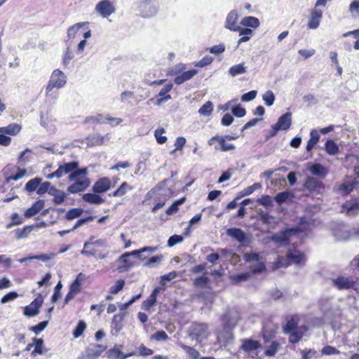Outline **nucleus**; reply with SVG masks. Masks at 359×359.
Here are the masks:
<instances>
[{"label": "nucleus", "mask_w": 359, "mask_h": 359, "mask_svg": "<svg viewBox=\"0 0 359 359\" xmlns=\"http://www.w3.org/2000/svg\"><path fill=\"white\" fill-rule=\"evenodd\" d=\"M296 329H299L297 327V323L294 319H290L283 327V332L285 334H289V332L294 331Z\"/></svg>", "instance_id": "obj_57"}, {"label": "nucleus", "mask_w": 359, "mask_h": 359, "mask_svg": "<svg viewBox=\"0 0 359 359\" xmlns=\"http://www.w3.org/2000/svg\"><path fill=\"white\" fill-rule=\"evenodd\" d=\"M287 258L288 261L296 264H299L305 260L304 255L295 249L288 250Z\"/></svg>", "instance_id": "obj_21"}, {"label": "nucleus", "mask_w": 359, "mask_h": 359, "mask_svg": "<svg viewBox=\"0 0 359 359\" xmlns=\"http://www.w3.org/2000/svg\"><path fill=\"white\" fill-rule=\"evenodd\" d=\"M107 354L109 358H116V359H126L127 358L135 355V353L132 352L125 354L123 352H121V351L119 348L115 346L113 348L109 349L107 351Z\"/></svg>", "instance_id": "obj_28"}, {"label": "nucleus", "mask_w": 359, "mask_h": 359, "mask_svg": "<svg viewBox=\"0 0 359 359\" xmlns=\"http://www.w3.org/2000/svg\"><path fill=\"white\" fill-rule=\"evenodd\" d=\"M263 100L264 101L265 104L270 107L273 105L274 100H275V95L273 93L271 90H267L263 95H262Z\"/></svg>", "instance_id": "obj_55"}, {"label": "nucleus", "mask_w": 359, "mask_h": 359, "mask_svg": "<svg viewBox=\"0 0 359 359\" xmlns=\"http://www.w3.org/2000/svg\"><path fill=\"white\" fill-rule=\"evenodd\" d=\"M180 347L186 352V353L189 355V357L191 359L198 358L200 353L194 348L184 345L183 344H180Z\"/></svg>", "instance_id": "obj_44"}, {"label": "nucleus", "mask_w": 359, "mask_h": 359, "mask_svg": "<svg viewBox=\"0 0 359 359\" xmlns=\"http://www.w3.org/2000/svg\"><path fill=\"white\" fill-rule=\"evenodd\" d=\"M88 173V170L86 168L79 169L78 168L74 170V172H72L68 177L69 181H74L76 180L79 176L81 177H86V174Z\"/></svg>", "instance_id": "obj_47"}, {"label": "nucleus", "mask_w": 359, "mask_h": 359, "mask_svg": "<svg viewBox=\"0 0 359 359\" xmlns=\"http://www.w3.org/2000/svg\"><path fill=\"white\" fill-rule=\"evenodd\" d=\"M126 313H121L114 316L111 322V334L117 335L123 327V321L125 318Z\"/></svg>", "instance_id": "obj_15"}, {"label": "nucleus", "mask_w": 359, "mask_h": 359, "mask_svg": "<svg viewBox=\"0 0 359 359\" xmlns=\"http://www.w3.org/2000/svg\"><path fill=\"white\" fill-rule=\"evenodd\" d=\"M320 140V135L316 129L311 130L310 133V139L307 142L306 149L310 151L314 146Z\"/></svg>", "instance_id": "obj_32"}, {"label": "nucleus", "mask_w": 359, "mask_h": 359, "mask_svg": "<svg viewBox=\"0 0 359 359\" xmlns=\"http://www.w3.org/2000/svg\"><path fill=\"white\" fill-rule=\"evenodd\" d=\"M34 225H27L22 229H17L14 231L15 238L19 240L27 238L29 233L33 230Z\"/></svg>", "instance_id": "obj_35"}, {"label": "nucleus", "mask_w": 359, "mask_h": 359, "mask_svg": "<svg viewBox=\"0 0 359 359\" xmlns=\"http://www.w3.org/2000/svg\"><path fill=\"white\" fill-rule=\"evenodd\" d=\"M129 257V254L125 252L116 261V263L119 264L117 269L120 272L126 271L133 266L134 264Z\"/></svg>", "instance_id": "obj_20"}, {"label": "nucleus", "mask_w": 359, "mask_h": 359, "mask_svg": "<svg viewBox=\"0 0 359 359\" xmlns=\"http://www.w3.org/2000/svg\"><path fill=\"white\" fill-rule=\"evenodd\" d=\"M62 287V285L61 282L60 281L55 287L54 292L51 297V301L53 302H56L60 298V297H61L60 290H61Z\"/></svg>", "instance_id": "obj_63"}, {"label": "nucleus", "mask_w": 359, "mask_h": 359, "mask_svg": "<svg viewBox=\"0 0 359 359\" xmlns=\"http://www.w3.org/2000/svg\"><path fill=\"white\" fill-rule=\"evenodd\" d=\"M43 299L39 296L34 299L28 306L24 308L23 313L28 317H34L39 314V309L42 306Z\"/></svg>", "instance_id": "obj_10"}, {"label": "nucleus", "mask_w": 359, "mask_h": 359, "mask_svg": "<svg viewBox=\"0 0 359 359\" xmlns=\"http://www.w3.org/2000/svg\"><path fill=\"white\" fill-rule=\"evenodd\" d=\"M90 184L87 177H81L75 180V182L68 187L67 191L70 194H76L85 191Z\"/></svg>", "instance_id": "obj_9"}, {"label": "nucleus", "mask_w": 359, "mask_h": 359, "mask_svg": "<svg viewBox=\"0 0 359 359\" xmlns=\"http://www.w3.org/2000/svg\"><path fill=\"white\" fill-rule=\"evenodd\" d=\"M106 140H109L108 135L102 136L99 134H95L88 137L87 144L90 147L98 146L102 144Z\"/></svg>", "instance_id": "obj_26"}, {"label": "nucleus", "mask_w": 359, "mask_h": 359, "mask_svg": "<svg viewBox=\"0 0 359 359\" xmlns=\"http://www.w3.org/2000/svg\"><path fill=\"white\" fill-rule=\"evenodd\" d=\"M197 72L198 71L196 69L184 72L182 74L178 75L175 78V83L177 85H180L184 82L190 80L197 74Z\"/></svg>", "instance_id": "obj_27"}, {"label": "nucleus", "mask_w": 359, "mask_h": 359, "mask_svg": "<svg viewBox=\"0 0 359 359\" xmlns=\"http://www.w3.org/2000/svg\"><path fill=\"white\" fill-rule=\"evenodd\" d=\"M106 121H109L111 125H118L122 122L120 118L104 117L102 114H97L95 116H88L86 118V122H93L97 123H104Z\"/></svg>", "instance_id": "obj_17"}, {"label": "nucleus", "mask_w": 359, "mask_h": 359, "mask_svg": "<svg viewBox=\"0 0 359 359\" xmlns=\"http://www.w3.org/2000/svg\"><path fill=\"white\" fill-rule=\"evenodd\" d=\"M231 111L234 116L239 118L243 117L246 114L245 109L239 104L233 107Z\"/></svg>", "instance_id": "obj_64"}, {"label": "nucleus", "mask_w": 359, "mask_h": 359, "mask_svg": "<svg viewBox=\"0 0 359 359\" xmlns=\"http://www.w3.org/2000/svg\"><path fill=\"white\" fill-rule=\"evenodd\" d=\"M292 124V114L287 112L280 116L274 126L278 130H287L290 128Z\"/></svg>", "instance_id": "obj_16"}, {"label": "nucleus", "mask_w": 359, "mask_h": 359, "mask_svg": "<svg viewBox=\"0 0 359 359\" xmlns=\"http://www.w3.org/2000/svg\"><path fill=\"white\" fill-rule=\"evenodd\" d=\"M41 179L39 177H35L34 179L30 180L27 182V183L25 184V190L29 192H33L34 191L37 187L41 184Z\"/></svg>", "instance_id": "obj_42"}, {"label": "nucleus", "mask_w": 359, "mask_h": 359, "mask_svg": "<svg viewBox=\"0 0 359 359\" xmlns=\"http://www.w3.org/2000/svg\"><path fill=\"white\" fill-rule=\"evenodd\" d=\"M207 330V324L194 323L189 327V336L192 339L201 342L208 337Z\"/></svg>", "instance_id": "obj_4"}, {"label": "nucleus", "mask_w": 359, "mask_h": 359, "mask_svg": "<svg viewBox=\"0 0 359 359\" xmlns=\"http://www.w3.org/2000/svg\"><path fill=\"white\" fill-rule=\"evenodd\" d=\"M341 212L349 217L356 215L359 212V197L346 201L341 206Z\"/></svg>", "instance_id": "obj_8"}, {"label": "nucleus", "mask_w": 359, "mask_h": 359, "mask_svg": "<svg viewBox=\"0 0 359 359\" xmlns=\"http://www.w3.org/2000/svg\"><path fill=\"white\" fill-rule=\"evenodd\" d=\"M332 283L334 287L338 290H349L355 287L356 278L353 276H338L337 278L332 279Z\"/></svg>", "instance_id": "obj_5"}, {"label": "nucleus", "mask_w": 359, "mask_h": 359, "mask_svg": "<svg viewBox=\"0 0 359 359\" xmlns=\"http://www.w3.org/2000/svg\"><path fill=\"white\" fill-rule=\"evenodd\" d=\"M279 344L276 341H273L271 345L268 347V348L265 351V354L267 356H273L274 355L278 349L279 348Z\"/></svg>", "instance_id": "obj_58"}, {"label": "nucleus", "mask_w": 359, "mask_h": 359, "mask_svg": "<svg viewBox=\"0 0 359 359\" xmlns=\"http://www.w3.org/2000/svg\"><path fill=\"white\" fill-rule=\"evenodd\" d=\"M246 72V67H245L244 63H241L231 67L228 73L231 76L235 77L238 75L243 74Z\"/></svg>", "instance_id": "obj_36"}, {"label": "nucleus", "mask_w": 359, "mask_h": 359, "mask_svg": "<svg viewBox=\"0 0 359 359\" xmlns=\"http://www.w3.org/2000/svg\"><path fill=\"white\" fill-rule=\"evenodd\" d=\"M133 187L130 186L127 182H123L121 186L113 193L109 194V196L113 197H121L126 194L128 191L132 190Z\"/></svg>", "instance_id": "obj_34"}, {"label": "nucleus", "mask_w": 359, "mask_h": 359, "mask_svg": "<svg viewBox=\"0 0 359 359\" xmlns=\"http://www.w3.org/2000/svg\"><path fill=\"white\" fill-rule=\"evenodd\" d=\"M323 17V12L321 10L313 9L311 13V18L308 22V27L309 29H315L319 27L320 20Z\"/></svg>", "instance_id": "obj_19"}, {"label": "nucleus", "mask_w": 359, "mask_h": 359, "mask_svg": "<svg viewBox=\"0 0 359 359\" xmlns=\"http://www.w3.org/2000/svg\"><path fill=\"white\" fill-rule=\"evenodd\" d=\"M107 346L101 344H90L86 350V359H94L99 357L105 350Z\"/></svg>", "instance_id": "obj_12"}, {"label": "nucleus", "mask_w": 359, "mask_h": 359, "mask_svg": "<svg viewBox=\"0 0 359 359\" xmlns=\"http://www.w3.org/2000/svg\"><path fill=\"white\" fill-rule=\"evenodd\" d=\"M222 320L224 323L225 328H231L236 325L238 320V315L236 312L226 313L223 316Z\"/></svg>", "instance_id": "obj_23"}, {"label": "nucleus", "mask_w": 359, "mask_h": 359, "mask_svg": "<svg viewBox=\"0 0 359 359\" xmlns=\"http://www.w3.org/2000/svg\"><path fill=\"white\" fill-rule=\"evenodd\" d=\"M18 171L16 175L6 177V182L7 183H9L11 180L18 181V180L23 177L27 172L25 169H20V168H18Z\"/></svg>", "instance_id": "obj_54"}, {"label": "nucleus", "mask_w": 359, "mask_h": 359, "mask_svg": "<svg viewBox=\"0 0 359 359\" xmlns=\"http://www.w3.org/2000/svg\"><path fill=\"white\" fill-rule=\"evenodd\" d=\"M74 57V54L71 49L70 46H67L66 48L65 51L62 55V64L65 68L68 67L71 60Z\"/></svg>", "instance_id": "obj_41"}, {"label": "nucleus", "mask_w": 359, "mask_h": 359, "mask_svg": "<svg viewBox=\"0 0 359 359\" xmlns=\"http://www.w3.org/2000/svg\"><path fill=\"white\" fill-rule=\"evenodd\" d=\"M83 213V209L81 208H72L69 210L66 214V219L67 220H72L81 215Z\"/></svg>", "instance_id": "obj_50"}, {"label": "nucleus", "mask_w": 359, "mask_h": 359, "mask_svg": "<svg viewBox=\"0 0 359 359\" xmlns=\"http://www.w3.org/2000/svg\"><path fill=\"white\" fill-rule=\"evenodd\" d=\"M309 170L313 175L325 177L327 174L325 167L320 163H314L311 165Z\"/></svg>", "instance_id": "obj_38"}, {"label": "nucleus", "mask_w": 359, "mask_h": 359, "mask_svg": "<svg viewBox=\"0 0 359 359\" xmlns=\"http://www.w3.org/2000/svg\"><path fill=\"white\" fill-rule=\"evenodd\" d=\"M67 83V76L59 69L53 71L48 84L46 87V95H48L53 88H62Z\"/></svg>", "instance_id": "obj_1"}, {"label": "nucleus", "mask_w": 359, "mask_h": 359, "mask_svg": "<svg viewBox=\"0 0 359 359\" xmlns=\"http://www.w3.org/2000/svg\"><path fill=\"white\" fill-rule=\"evenodd\" d=\"M215 142H217L220 145L222 151H228L236 148L234 144L226 143L225 139L222 138V136L220 135H215L208 141V144L210 146L213 145Z\"/></svg>", "instance_id": "obj_13"}, {"label": "nucleus", "mask_w": 359, "mask_h": 359, "mask_svg": "<svg viewBox=\"0 0 359 359\" xmlns=\"http://www.w3.org/2000/svg\"><path fill=\"white\" fill-rule=\"evenodd\" d=\"M83 200L86 202H88L91 204L100 205L104 202V200L100 196L94 194H85L82 197Z\"/></svg>", "instance_id": "obj_31"}, {"label": "nucleus", "mask_w": 359, "mask_h": 359, "mask_svg": "<svg viewBox=\"0 0 359 359\" xmlns=\"http://www.w3.org/2000/svg\"><path fill=\"white\" fill-rule=\"evenodd\" d=\"M304 187L309 191H315L322 187L323 184L313 177H308L304 184Z\"/></svg>", "instance_id": "obj_29"}, {"label": "nucleus", "mask_w": 359, "mask_h": 359, "mask_svg": "<svg viewBox=\"0 0 359 359\" xmlns=\"http://www.w3.org/2000/svg\"><path fill=\"white\" fill-rule=\"evenodd\" d=\"M86 327V324L84 321L80 320L77 324L76 328L73 331V335L75 338L79 337L84 332Z\"/></svg>", "instance_id": "obj_52"}, {"label": "nucleus", "mask_w": 359, "mask_h": 359, "mask_svg": "<svg viewBox=\"0 0 359 359\" xmlns=\"http://www.w3.org/2000/svg\"><path fill=\"white\" fill-rule=\"evenodd\" d=\"M165 133V130L163 128L156 129L154 132V136L158 144H164L167 141V137L163 136V134Z\"/></svg>", "instance_id": "obj_53"}, {"label": "nucleus", "mask_w": 359, "mask_h": 359, "mask_svg": "<svg viewBox=\"0 0 359 359\" xmlns=\"http://www.w3.org/2000/svg\"><path fill=\"white\" fill-rule=\"evenodd\" d=\"M183 236L181 235H173L171 236L168 241V245L169 247H172L178 243H180L183 241Z\"/></svg>", "instance_id": "obj_62"}, {"label": "nucleus", "mask_w": 359, "mask_h": 359, "mask_svg": "<svg viewBox=\"0 0 359 359\" xmlns=\"http://www.w3.org/2000/svg\"><path fill=\"white\" fill-rule=\"evenodd\" d=\"M325 151L331 156H334L339 152V147L333 140H327L325 144Z\"/></svg>", "instance_id": "obj_37"}, {"label": "nucleus", "mask_w": 359, "mask_h": 359, "mask_svg": "<svg viewBox=\"0 0 359 359\" xmlns=\"http://www.w3.org/2000/svg\"><path fill=\"white\" fill-rule=\"evenodd\" d=\"M125 280L123 279L118 280L115 284L109 288V292L112 294L118 293L124 287Z\"/></svg>", "instance_id": "obj_51"}, {"label": "nucleus", "mask_w": 359, "mask_h": 359, "mask_svg": "<svg viewBox=\"0 0 359 359\" xmlns=\"http://www.w3.org/2000/svg\"><path fill=\"white\" fill-rule=\"evenodd\" d=\"M289 341L292 344L298 342L303 337V332L300 328L289 332Z\"/></svg>", "instance_id": "obj_46"}, {"label": "nucleus", "mask_w": 359, "mask_h": 359, "mask_svg": "<svg viewBox=\"0 0 359 359\" xmlns=\"http://www.w3.org/2000/svg\"><path fill=\"white\" fill-rule=\"evenodd\" d=\"M209 282H210V278L207 276H203L196 278L194 280V285L196 287L203 288V287H205L208 284Z\"/></svg>", "instance_id": "obj_56"}, {"label": "nucleus", "mask_w": 359, "mask_h": 359, "mask_svg": "<svg viewBox=\"0 0 359 359\" xmlns=\"http://www.w3.org/2000/svg\"><path fill=\"white\" fill-rule=\"evenodd\" d=\"M355 185V183L353 181L346 182L339 186V191L343 194H348L353 191Z\"/></svg>", "instance_id": "obj_45"}, {"label": "nucleus", "mask_w": 359, "mask_h": 359, "mask_svg": "<svg viewBox=\"0 0 359 359\" xmlns=\"http://www.w3.org/2000/svg\"><path fill=\"white\" fill-rule=\"evenodd\" d=\"M245 260L248 262H260L261 257L259 253L257 252H250V253H245L244 255Z\"/></svg>", "instance_id": "obj_60"}, {"label": "nucleus", "mask_w": 359, "mask_h": 359, "mask_svg": "<svg viewBox=\"0 0 359 359\" xmlns=\"http://www.w3.org/2000/svg\"><path fill=\"white\" fill-rule=\"evenodd\" d=\"M241 24L245 27H250L256 29L259 25L258 18L252 16L245 17L241 20Z\"/></svg>", "instance_id": "obj_39"}, {"label": "nucleus", "mask_w": 359, "mask_h": 359, "mask_svg": "<svg viewBox=\"0 0 359 359\" xmlns=\"http://www.w3.org/2000/svg\"><path fill=\"white\" fill-rule=\"evenodd\" d=\"M86 24H88V22H78L71 26L67 30L68 39H74L81 27Z\"/></svg>", "instance_id": "obj_40"}, {"label": "nucleus", "mask_w": 359, "mask_h": 359, "mask_svg": "<svg viewBox=\"0 0 359 359\" xmlns=\"http://www.w3.org/2000/svg\"><path fill=\"white\" fill-rule=\"evenodd\" d=\"M292 196V194L289 191H282L278 193L274 198L276 202L278 204H282L287 201L290 197Z\"/></svg>", "instance_id": "obj_48"}, {"label": "nucleus", "mask_w": 359, "mask_h": 359, "mask_svg": "<svg viewBox=\"0 0 359 359\" xmlns=\"http://www.w3.org/2000/svg\"><path fill=\"white\" fill-rule=\"evenodd\" d=\"M238 13L236 11H231L227 15L225 22V27L231 31L240 30V26L236 25Z\"/></svg>", "instance_id": "obj_18"}, {"label": "nucleus", "mask_w": 359, "mask_h": 359, "mask_svg": "<svg viewBox=\"0 0 359 359\" xmlns=\"http://www.w3.org/2000/svg\"><path fill=\"white\" fill-rule=\"evenodd\" d=\"M299 231L298 228L286 229L273 234L271 239L276 243L286 244L288 242L290 238L292 236L295 235Z\"/></svg>", "instance_id": "obj_6"}, {"label": "nucleus", "mask_w": 359, "mask_h": 359, "mask_svg": "<svg viewBox=\"0 0 359 359\" xmlns=\"http://www.w3.org/2000/svg\"><path fill=\"white\" fill-rule=\"evenodd\" d=\"M77 168H79V163L77 161H71L68 163H64L59 165L57 170L48 174L46 177L48 179H53L54 177L60 178L66 174H71Z\"/></svg>", "instance_id": "obj_3"}, {"label": "nucleus", "mask_w": 359, "mask_h": 359, "mask_svg": "<svg viewBox=\"0 0 359 359\" xmlns=\"http://www.w3.org/2000/svg\"><path fill=\"white\" fill-rule=\"evenodd\" d=\"M91 241H86L83 244V249L81 251V255H85L86 257L93 256L96 257L97 252L95 249L92 248L89 249L91 245Z\"/></svg>", "instance_id": "obj_43"}, {"label": "nucleus", "mask_w": 359, "mask_h": 359, "mask_svg": "<svg viewBox=\"0 0 359 359\" xmlns=\"http://www.w3.org/2000/svg\"><path fill=\"white\" fill-rule=\"evenodd\" d=\"M158 4L157 0H140L139 10L140 15L148 18L154 16L158 11Z\"/></svg>", "instance_id": "obj_2"}, {"label": "nucleus", "mask_w": 359, "mask_h": 359, "mask_svg": "<svg viewBox=\"0 0 359 359\" xmlns=\"http://www.w3.org/2000/svg\"><path fill=\"white\" fill-rule=\"evenodd\" d=\"M111 187V182L108 177H102L97 180L93 187L94 193L100 194L107 191Z\"/></svg>", "instance_id": "obj_14"}, {"label": "nucleus", "mask_w": 359, "mask_h": 359, "mask_svg": "<svg viewBox=\"0 0 359 359\" xmlns=\"http://www.w3.org/2000/svg\"><path fill=\"white\" fill-rule=\"evenodd\" d=\"M213 110L212 103L210 101L206 102L198 110V113L202 116H209Z\"/></svg>", "instance_id": "obj_49"}, {"label": "nucleus", "mask_w": 359, "mask_h": 359, "mask_svg": "<svg viewBox=\"0 0 359 359\" xmlns=\"http://www.w3.org/2000/svg\"><path fill=\"white\" fill-rule=\"evenodd\" d=\"M21 129V126L17 123H12L5 127L0 128L1 133H6L11 135H17Z\"/></svg>", "instance_id": "obj_33"}, {"label": "nucleus", "mask_w": 359, "mask_h": 359, "mask_svg": "<svg viewBox=\"0 0 359 359\" xmlns=\"http://www.w3.org/2000/svg\"><path fill=\"white\" fill-rule=\"evenodd\" d=\"M241 348L247 353H250L259 348L260 344L259 341L252 339H243Z\"/></svg>", "instance_id": "obj_25"}, {"label": "nucleus", "mask_w": 359, "mask_h": 359, "mask_svg": "<svg viewBox=\"0 0 359 359\" xmlns=\"http://www.w3.org/2000/svg\"><path fill=\"white\" fill-rule=\"evenodd\" d=\"M95 11L102 18H108L116 11V8L110 0H101L95 8Z\"/></svg>", "instance_id": "obj_7"}, {"label": "nucleus", "mask_w": 359, "mask_h": 359, "mask_svg": "<svg viewBox=\"0 0 359 359\" xmlns=\"http://www.w3.org/2000/svg\"><path fill=\"white\" fill-rule=\"evenodd\" d=\"M257 203L259 205H264L265 207H271L273 205L272 198L269 195H265L262 196L260 198H258Z\"/></svg>", "instance_id": "obj_59"}, {"label": "nucleus", "mask_w": 359, "mask_h": 359, "mask_svg": "<svg viewBox=\"0 0 359 359\" xmlns=\"http://www.w3.org/2000/svg\"><path fill=\"white\" fill-rule=\"evenodd\" d=\"M45 201L43 200H39L35 202L32 207L28 208L25 212V217L27 218L32 217L39 213L44 207Z\"/></svg>", "instance_id": "obj_22"}, {"label": "nucleus", "mask_w": 359, "mask_h": 359, "mask_svg": "<svg viewBox=\"0 0 359 359\" xmlns=\"http://www.w3.org/2000/svg\"><path fill=\"white\" fill-rule=\"evenodd\" d=\"M48 194L53 196V201L57 205H60L66 198V194L60 189L51 187L48 191Z\"/></svg>", "instance_id": "obj_24"}, {"label": "nucleus", "mask_w": 359, "mask_h": 359, "mask_svg": "<svg viewBox=\"0 0 359 359\" xmlns=\"http://www.w3.org/2000/svg\"><path fill=\"white\" fill-rule=\"evenodd\" d=\"M226 235L236 240L240 243L248 244L250 239L246 233L239 228H229L226 230Z\"/></svg>", "instance_id": "obj_11"}, {"label": "nucleus", "mask_w": 359, "mask_h": 359, "mask_svg": "<svg viewBox=\"0 0 359 359\" xmlns=\"http://www.w3.org/2000/svg\"><path fill=\"white\" fill-rule=\"evenodd\" d=\"M48 320H45L39 323V324L29 327V330L36 334L42 332L48 325Z\"/></svg>", "instance_id": "obj_61"}, {"label": "nucleus", "mask_w": 359, "mask_h": 359, "mask_svg": "<svg viewBox=\"0 0 359 359\" xmlns=\"http://www.w3.org/2000/svg\"><path fill=\"white\" fill-rule=\"evenodd\" d=\"M32 341L34 343V349L32 351L31 355L32 357H36L37 355H41L45 351L43 348V339L41 338L38 339L34 337Z\"/></svg>", "instance_id": "obj_30"}]
</instances>
